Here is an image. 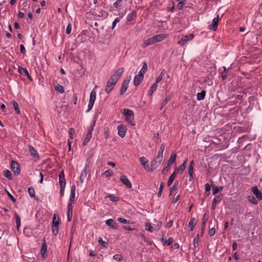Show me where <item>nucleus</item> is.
<instances>
[{"mask_svg":"<svg viewBox=\"0 0 262 262\" xmlns=\"http://www.w3.org/2000/svg\"><path fill=\"white\" fill-rule=\"evenodd\" d=\"M4 175L9 180H11V172L9 170L4 171Z\"/></svg>","mask_w":262,"mask_h":262,"instance_id":"obj_44","label":"nucleus"},{"mask_svg":"<svg viewBox=\"0 0 262 262\" xmlns=\"http://www.w3.org/2000/svg\"><path fill=\"white\" fill-rule=\"evenodd\" d=\"M59 184L60 187H66V183L65 178H63V179H59Z\"/></svg>","mask_w":262,"mask_h":262,"instance_id":"obj_54","label":"nucleus"},{"mask_svg":"<svg viewBox=\"0 0 262 262\" xmlns=\"http://www.w3.org/2000/svg\"><path fill=\"white\" fill-rule=\"evenodd\" d=\"M173 242V238L171 237H169L168 240H167L166 246H170Z\"/></svg>","mask_w":262,"mask_h":262,"instance_id":"obj_64","label":"nucleus"},{"mask_svg":"<svg viewBox=\"0 0 262 262\" xmlns=\"http://www.w3.org/2000/svg\"><path fill=\"white\" fill-rule=\"evenodd\" d=\"M74 202H69L68 205V211H67V217L68 221H71L72 217L73 214V203Z\"/></svg>","mask_w":262,"mask_h":262,"instance_id":"obj_8","label":"nucleus"},{"mask_svg":"<svg viewBox=\"0 0 262 262\" xmlns=\"http://www.w3.org/2000/svg\"><path fill=\"white\" fill-rule=\"evenodd\" d=\"M223 189V187L222 186H212V193L213 194H215L219 192L222 191Z\"/></svg>","mask_w":262,"mask_h":262,"instance_id":"obj_33","label":"nucleus"},{"mask_svg":"<svg viewBox=\"0 0 262 262\" xmlns=\"http://www.w3.org/2000/svg\"><path fill=\"white\" fill-rule=\"evenodd\" d=\"M75 185L74 184L72 185L71 187V194L69 202H74V199L75 196Z\"/></svg>","mask_w":262,"mask_h":262,"instance_id":"obj_17","label":"nucleus"},{"mask_svg":"<svg viewBox=\"0 0 262 262\" xmlns=\"http://www.w3.org/2000/svg\"><path fill=\"white\" fill-rule=\"evenodd\" d=\"M28 149H29V150L30 152L31 153V155L32 157H33L34 158L38 157V155L37 154V151L32 146L29 145Z\"/></svg>","mask_w":262,"mask_h":262,"instance_id":"obj_24","label":"nucleus"},{"mask_svg":"<svg viewBox=\"0 0 262 262\" xmlns=\"http://www.w3.org/2000/svg\"><path fill=\"white\" fill-rule=\"evenodd\" d=\"M145 230L149 231L150 232H153V227L149 223H145Z\"/></svg>","mask_w":262,"mask_h":262,"instance_id":"obj_45","label":"nucleus"},{"mask_svg":"<svg viewBox=\"0 0 262 262\" xmlns=\"http://www.w3.org/2000/svg\"><path fill=\"white\" fill-rule=\"evenodd\" d=\"M122 113L125 116L126 121L132 126H135L136 123L134 120V115L133 111L124 108L122 111Z\"/></svg>","mask_w":262,"mask_h":262,"instance_id":"obj_3","label":"nucleus"},{"mask_svg":"<svg viewBox=\"0 0 262 262\" xmlns=\"http://www.w3.org/2000/svg\"><path fill=\"white\" fill-rule=\"evenodd\" d=\"M113 258L114 260L119 262L123 260L122 256L119 254H115Z\"/></svg>","mask_w":262,"mask_h":262,"instance_id":"obj_46","label":"nucleus"},{"mask_svg":"<svg viewBox=\"0 0 262 262\" xmlns=\"http://www.w3.org/2000/svg\"><path fill=\"white\" fill-rule=\"evenodd\" d=\"M158 85L157 83H154L151 88L150 91L148 92V95H151L157 90Z\"/></svg>","mask_w":262,"mask_h":262,"instance_id":"obj_37","label":"nucleus"},{"mask_svg":"<svg viewBox=\"0 0 262 262\" xmlns=\"http://www.w3.org/2000/svg\"><path fill=\"white\" fill-rule=\"evenodd\" d=\"M215 229L214 227H212L209 229V232H208V234L210 236L214 235L215 234Z\"/></svg>","mask_w":262,"mask_h":262,"instance_id":"obj_55","label":"nucleus"},{"mask_svg":"<svg viewBox=\"0 0 262 262\" xmlns=\"http://www.w3.org/2000/svg\"><path fill=\"white\" fill-rule=\"evenodd\" d=\"M199 235L197 234L193 239V245L194 247H197L199 244Z\"/></svg>","mask_w":262,"mask_h":262,"instance_id":"obj_53","label":"nucleus"},{"mask_svg":"<svg viewBox=\"0 0 262 262\" xmlns=\"http://www.w3.org/2000/svg\"><path fill=\"white\" fill-rule=\"evenodd\" d=\"M120 180L127 187L129 188L132 187V184L126 176L121 175L120 177Z\"/></svg>","mask_w":262,"mask_h":262,"instance_id":"obj_13","label":"nucleus"},{"mask_svg":"<svg viewBox=\"0 0 262 262\" xmlns=\"http://www.w3.org/2000/svg\"><path fill=\"white\" fill-rule=\"evenodd\" d=\"M136 17V13L135 11H132L130 13H129L126 19L128 21H131L134 20Z\"/></svg>","mask_w":262,"mask_h":262,"instance_id":"obj_26","label":"nucleus"},{"mask_svg":"<svg viewBox=\"0 0 262 262\" xmlns=\"http://www.w3.org/2000/svg\"><path fill=\"white\" fill-rule=\"evenodd\" d=\"M140 162L144 168L149 172V167L148 164V160L145 157H142L140 158Z\"/></svg>","mask_w":262,"mask_h":262,"instance_id":"obj_14","label":"nucleus"},{"mask_svg":"<svg viewBox=\"0 0 262 262\" xmlns=\"http://www.w3.org/2000/svg\"><path fill=\"white\" fill-rule=\"evenodd\" d=\"M28 193L31 198H35V191L33 187H30L28 189Z\"/></svg>","mask_w":262,"mask_h":262,"instance_id":"obj_36","label":"nucleus"},{"mask_svg":"<svg viewBox=\"0 0 262 262\" xmlns=\"http://www.w3.org/2000/svg\"><path fill=\"white\" fill-rule=\"evenodd\" d=\"M117 220L119 222L123 223V224H133V222H132L130 220H127L122 217H118Z\"/></svg>","mask_w":262,"mask_h":262,"instance_id":"obj_39","label":"nucleus"},{"mask_svg":"<svg viewBox=\"0 0 262 262\" xmlns=\"http://www.w3.org/2000/svg\"><path fill=\"white\" fill-rule=\"evenodd\" d=\"M120 18L119 17L115 19V20L113 21V24H112V29H114L117 23H119L120 21Z\"/></svg>","mask_w":262,"mask_h":262,"instance_id":"obj_56","label":"nucleus"},{"mask_svg":"<svg viewBox=\"0 0 262 262\" xmlns=\"http://www.w3.org/2000/svg\"><path fill=\"white\" fill-rule=\"evenodd\" d=\"M107 197L109 198L110 200L113 202H117L119 200L118 198L114 194H110V195H106L105 196V198H106Z\"/></svg>","mask_w":262,"mask_h":262,"instance_id":"obj_42","label":"nucleus"},{"mask_svg":"<svg viewBox=\"0 0 262 262\" xmlns=\"http://www.w3.org/2000/svg\"><path fill=\"white\" fill-rule=\"evenodd\" d=\"M123 68H119L114 73V74L110 77L108 80V81L107 82L106 86L105 89V92L106 93L108 94L113 90L117 81L123 74Z\"/></svg>","mask_w":262,"mask_h":262,"instance_id":"obj_1","label":"nucleus"},{"mask_svg":"<svg viewBox=\"0 0 262 262\" xmlns=\"http://www.w3.org/2000/svg\"><path fill=\"white\" fill-rule=\"evenodd\" d=\"M6 191L8 194V195L9 196V197L10 198L11 200L13 202H16V199L8 191H7V190H6Z\"/></svg>","mask_w":262,"mask_h":262,"instance_id":"obj_59","label":"nucleus"},{"mask_svg":"<svg viewBox=\"0 0 262 262\" xmlns=\"http://www.w3.org/2000/svg\"><path fill=\"white\" fill-rule=\"evenodd\" d=\"M11 168L15 174L18 175L20 173V170L19 169V165L16 162L14 161H11Z\"/></svg>","mask_w":262,"mask_h":262,"instance_id":"obj_6","label":"nucleus"},{"mask_svg":"<svg viewBox=\"0 0 262 262\" xmlns=\"http://www.w3.org/2000/svg\"><path fill=\"white\" fill-rule=\"evenodd\" d=\"M147 71V64L146 62H144L143 64V66H142L141 69L140 70V71H139L138 74L144 76V74Z\"/></svg>","mask_w":262,"mask_h":262,"instance_id":"obj_28","label":"nucleus"},{"mask_svg":"<svg viewBox=\"0 0 262 262\" xmlns=\"http://www.w3.org/2000/svg\"><path fill=\"white\" fill-rule=\"evenodd\" d=\"M113 173V171H112L111 170H107L104 172L103 174L106 177H109V176H111V175H112Z\"/></svg>","mask_w":262,"mask_h":262,"instance_id":"obj_57","label":"nucleus"},{"mask_svg":"<svg viewBox=\"0 0 262 262\" xmlns=\"http://www.w3.org/2000/svg\"><path fill=\"white\" fill-rule=\"evenodd\" d=\"M92 137V135H91V134H86L82 143L83 146H85L88 144V142L91 140Z\"/></svg>","mask_w":262,"mask_h":262,"instance_id":"obj_32","label":"nucleus"},{"mask_svg":"<svg viewBox=\"0 0 262 262\" xmlns=\"http://www.w3.org/2000/svg\"><path fill=\"white\" fill-rule=\"evenodd\" d=\"M95 125V121H93L91 122V125L90 127L88 128V134H91L92 135L93 131L94 130V127Z\"/></svg>","mask_w":262,"mask_h":262,"instance_id":"obj_40","label":"nucleus"},{"mask_svg":"<svg viewBox=\"0 0 262 262\" xmlns=\"http://www.w3.org/2000/svg\"><path fill=\"white\" fill-rule=\"evenodd\" d=\"M18 72L20 74L26 75L31 80H32L31 77L26 68H24L21 66H18Z\"/></svg>","mask_w":262,"mask_h":262,"instance_id":"obj_19","label":"nucleus"},{"mask_svg":"<svg viewBox=\"0 0 262 262\" xmlns=\"http://www.w3.org/2000/svg\"><path fill=\"white\" fill-rule=\"evenodd\" d=\"M52 232L54 235H57L58 233L59 228L58 226H54L52 225Z\"/></svg>","mask_w":262,"mask_h":262,"instance_id":"obj_49","label":"nucleus"},{"mask_svg":"<svg viewBox=\"0 0 262 262\" xmlns=\"http://www.w3.org/2000/svg\"><path fill=\"white\" fill-rule=\"evenodd\" d=\"M218 21L219 15L213 19L212 23L208 27V29L213 31H215L217 28Z\"/></svg>","mask_w":262,"mask_h":262,"instance_id":"obj_10","label":"nucleus"},{"mask_svg":"<svg viewBox=\"0 0 262 262\" xmlns=\"http://www.w3.org/2000/svg\"><path fill=\"white\" fill-rule=\"evenodd\" d=\"M12 103H13V105L14 108L16 113L18 114H19L20 112L19 109V106H18V104L17 102H16L15 101H13Z\"/></svg>","mask_w":262,"mask_h":262,"instance_id":"obj_41","label":"nucleus"},{"mask_svg":"<svg viewBox=\"0 0 262 262\" xmlns=\"http://www.w3.org/2000/svg\"><path fill=\"white\" fill-rule=\"evenodd\" d=\"M249 201L252 204H257V201L255 198L252 195H250L248 197Z\"/></svg>","mask_w":262,"mask_h":262,"instance_id":"obj_43","label":"nucleus"},{"mask_svg":"<svg viewBox=\"0 0 262 262\" xmlns=\"http://www.w3.org/2000/svg\"><path fill=\"white\" fill-rule=\"evenodd\" d=\"M172 96V94H169L166 96L165 98L163 100L161 104V107L160 110H161L168 103V102L171 99V97Z\"/></svg>","mask_w":262,"mask_h":262,"instance_id":"obj_23","label":"nucleus"},{"mask_svg":"<svg viewBox=\"0 0 262 262\" xmlns=\"http://www.w3.org/2000/svg\"><path fill=\"white\" fill-rule=\"evenodd\" d=\"M143 76H141L138 74L137 75L135 76L134 78V84L135 86H138V85H139L141 81L143 80Z\"/></svg>","mask_w":262,"mask_h":262,"instance_id":"obj_18","label":"nucleus"},{"mask_svg":"<svg viewBox=\"0 0 262 262\" xmlns=\"http://www.w3.org/2000/svg\"><path fill=\"white\" fill-rule=\"evenodd\" d=\"M20 52L21 54H25L26 53V49L23 45H20Z\"/></svg>","mask_w":262,"mask_h":262,"instance_id":"obj_63","label":"nucleus"},{"mask_svg":"<svg viewBox=\"0 0 262 262\" xmlns=\"http://www.w3.org/2000/svg\"><path fill=\"white\" fill-rule=\"evenodd\" d=\"M164 185H165V184L164 182H161L160 183V185L159 187V190L157 193V195L159 197L162 194V192L163 189L164 188Z\"/></svg>","mask_w":262,"mask_h":262,"instance_id":"obj_48","label":"nucleus"},{"mask_svg":"<svg viewBox=\"0 0 262 262\" xmlns=\"http://www.w3.org/2000/svg\"><path fill=\"white\" fill-rule=\"evenodd\" d=\"M176 175L177 174L176 173V172H174L171 174L167 182L168 186H169L171 185L172 182L173 181L176 177Z\"/></svg>","mask_w":262,"mask_h":262,"instance_id":"obj_34","label":"nucleus"},{"mask_svg":"<svg viewBox=\"0 0 262 262\" xmlns=\"http://www.w3.org/2000/svg\"><path fill=\"white\" fill-rule=\"evenodd\" d=\"M96 97V92L95 90H93L91 93L90 95V100L88 104V109L87 110V112H89L93 108L94 104L95 103Z\"/></svg>","mask_w":262,"mask_h":262,"instance_id":"obj_4","label":"nucleus"},{"mask_svg":"<svg viewBox=\"0 0 262 262\" xmlns=\"http://www.w3.org/2000/svg\"><path fill=\"white\" fill-rule=\"evenodd\" d=\"M169 168H170V167H168V165H167L166 167H164L162 170V174H165L169 170Z\"/></svg>","mask_w":262,"mask_h":262,"instance_id":"obj_62","label":"nucleus"},{"mask_svg":"<svg viewBox=\"0 0 262 262\" xmlns=\"http://www.w3.org/2000/svg\"><path fill=\"white\" fill-rule=\"evenodd\" d=\"M154 43H153V41H152V38L151 37L147 39L145 42L144 43H143L142 45H141V47L142 48H146L147 46H149V45H153Z\"/></svg>","mask_w":262,"mask_h":262,"instance_id":"obj_31","label":"nucleus"},{"mask_svg":"<svg viewBox=\"0 0 262 262\" xmlns=\"http://www.w3.org/2000/svg\"><path fill=\"white\" fill-rule=\"evenodd\" d=\"M164 149L165 147L164 144H161L157 156L151 161L149 172L153 171L160 166L163 159V154Z\"/></svg>","mask_w":262,"mask_h":262,"instance_id":"obj_2","label":"nucleus"},{"mask_svg":"<svg viewBox=\"0 0 262 262\" xmlns=\"http://www.w3.org/2000/svg\"><path fill=\"white\" fill-rule=\"evenodd\" d=\"M168 11H173L174 10V3L171 2L169 4V6L167 8Z\"/></svg>","mask_w":262,"mask_h":262,"instance_id":"obj_58","label":"nucleus"},{"mask_svg":"<svg viewBox=\"0 0 262 262\" xmlns=\"http://www.w3.org/2000/svg\"><path fill=\"white\" fill-rule=\"evenodd\" d=\"M129 82V80H128V79H125L123 81L122 85L120 89V93L121 95H123L126 91L127 88H128Z\"/></svg>","mask_w":262,"mask_h":262,"instance_id":"obj_15","label":"nucleus"},{"mask_svg":"<svg viewBox=\"0 0 262 262\" xmlns=\"http://www.w3.org/2000/svg\"><path fill=\"white\" fill-rule=\"evenodd\" d=\"M98 242L100 244V245L102 246L103 247H106V246L107 245V243H106L105 242L103 241L101 237H99L98 238Z\"/></svg>","mask_w":262,"mask_h":262,"instance_id":"obj_50","label":"nucleus"},{"mask_svg":"<svg viewBox=\"0 0 262 262\" xmlns=\"http://www.w3.org/2000/svg\"><path fill=\"white\" fill-rule=\"evenodd\" d=\"M252 191L256 198L259 201L262 200V193L258 189L257 186H254L252 188Z\"/></svg>","mask_w":262,"mask_h":262,"instance_id":"obj_11","label":"nucleus"},{"mask_svg":"<svg viewBox=\"0 0 262 262\" xmlns=\"http://www.w3.org/2000/svg\"><path fill=\"white\" fill-rule=\"evenodd\" d=\"M187 160H186L181 165L179 168H176L174 171V172H176V174H177L179 172H180L181 173L183 172V171L186 168V163L187 162Z\"/></svg>","mask_w":262,"mask_h":262,"instance_id":"obj_25","label":"nucleus"},{"mask_svg":"<svg viewBox=\"0 0 262 262\" xmlns=\"http://www.w3.org/2000/svg\"><path fill=\"white\" fill-rule=\"evenodd\" d=\"M196 221L194 218L191 219L189 223V227L190 228V230L192 231L196 225Z\"/></svg>","mask_w":262,"mask_h":262,"instance_id":"obj_30","label":"nucleus"},{"mask_svg":"<svg viewBox=\"0 0 262 262\" xmlns=\"http://www.w3.org/2000/svg\"><path fill=\"white\" fill-rule=\"evenodd\" d=\"M71 30H72V26L71 24H69L67 27V28H66V33L67 34H70L71 32Z\"/></svg>","mask_w":262,"mask_h":262,"instance_id":"obj_60","label":"nucleus"},{"mask_svg":"<svg viewBox=\"0 0 262 262\" xmlns=\"http://www.w3.org/2000/svg\"><path fill=\"white\" fill-rule=\"evenodd\" d=\"M178 184H179V183H178V181H176L174 183L173 185L170 188V192H169V195H171L173 194V191L177 189L178 186Z\"/></svg>","mask_w":262,"mask_h":262,"instance_id":"obj_35","label":"nucleus"},{"mask_svg":"<svg viewBox=\"0 0 262 262\" xmlns=\"http://www.w3.org/2000/svg\"><path fill=\"white\" fill-rule=\"evenodd\" d=\"M206 95V91H202L200 93H198L196 95L197 100L199 101L203 100L204 99Z\"/></svg>","mask_w":262,"mask_h":262,"instance_id":"obj_27","label":"nucleus"},{"mask_svg":"<svg viewBox=\"0 0 262 262\" xmlns=\"http://www.w3.org/2000/svg\"><path fill=\"white\" fill-rule=\"evenodd\" d=\"M205 192L207 193V195H208L210 193V189L211 187L210 185L208 183H206L205 185Z\"/></svg>","mask_w":262,"mask_h":262,"instance_id":"obj_51","label":"nucleus"},{"mask_svg":"<svg viewBox=\"0 0 262 262\" xmlns=\"http://www.w3.org/2000/svg\"><path fill=\"white\" fill-rule=\"evenodd\" d=\"M177 155L174 152H172L167 161L168 167H170L171 165L175 162L176 160Z\"/></svg>","mask_w":262,"mask_h":262,"instance_id":"obj_21","label":"nucleus"},{"mask_svg":"<svg viewBox=\"0 0 262 262\" xmlns=\"http://www.w3.org/2000/svg\"><path fill=\"white\" fill-rule=\"evenodd\" d=\"M166 38V36L164 34L156 35L151 37L154 44L160 42Z\"/></svg>","mask_w":262,"mask_h":262,"instance_id":"obj_7","label":"nucleus"},{"mask_svg":"<svg viewBox=\"0 0 262 262\" xmlns=\"http://www.w3.org/2000/svg\"><path fill=\"white\" fill-rule=\"evenodd\" d=\"M75 134L74 129L71 128L69 130V136L71 139H73V135Z\"/></svg>","mask_w":262,"mask_h":262,"instance_id":"obj_61","label":"nucleus"},{"mask_svg":"<svg viewBox=\"0 0 262 262\" xmlns=\"http://www.w3.org/2000/svg\"><path fill=\"white\" fill-rule=\"evenodd\" d=\"M14 216L16 220V227L17 228H18L20 225V218L17 213H15Z\"/></svg>","mask_w":262,"mask_h":262,"instance_id":"obj_38","label":"nucleus"},{"mask_svg":"<svg viewBox=\"0 0 262 262\" xmlns=\"http://www.w3.org/2000/svg\"><path fill=\"white\" fill-rule=\"evenodd\" d=\"M110 135V130L108 128L105 127L104 129V137L105 139H107Z\"/></svg>","mask_w":262,"mask_h":262,"instance_id":"obj_52","label":"nucleus"},{"mask_svg":"<svg viewBox=\"0 0 262 262\" xmlns=\"http://www.w3.org/2000/svg\"><path fill=\"white\" fill-rule=\"evenodd\" d=\"M53 85H54L55 90L56 91L58 92L59 93H60L61 94L64 93V89L62 85H60L57 82H53Z\"/></svg>","mask_w":262,"mask_h":262,"instance_id":"obj_20","label":"nucleus"},{"mask_svg":"<svg viewBox=\"0 0 262 262\" xmlns=\"http://www.w3.org/2000/svg\"><path fill=\"white\" fill-rule=\"evenodd\" d=\"M223 195L221 194L215 196L212 203V209L214 210L217 202H220L222 199Z\"/></svg>","mask_w":262,"mask_h":262,"instance_id":"obj_16","label":"nucleus"},{"mask_svg":"<svg viewBox=\"0 0 262 262\" xmlns=\"http://www.w3.org/2000/svg\"><path fill=\"white\" fill-rule=\"evenodd\" d=\"M193 37L194 35L193 34H189V35L183 36L178 42V43L181 46H184L188 41L192 40Z\"/></svg>","mask_w":262,"mask_h":262,"instance_id":"obj_5","label":"nucleus"},{"mask_svg":"<svg viewBox=\"0 0 262 262\" xmlns=\"http://www.w3.org/2000/svg\"><path fill=\"white\" fill-rule=\"evenodd\" d=\"M105 224L112 229H116L117 228L116 223L113 219H108L105 221Z\"/></svg>","mask_w":262,"mask_h":262,"instance_id":"obj_22","label":"nucleus"},{"mask_svg":"<svg viewBox=\"0 0 262 262\" xmlns=\"http://www.w3.org/2000/svg\"><path fill=\"white\" fill-rule=\"evenodd\" d=\"M118 133V135L121 137L123 138L125 137L126 133V128L124 125H119L117 127Z\"/></svg>","mask_w":262,"mask_h":262,"instance_id":"obj_9","label":"nucleus"},{"mask_svg":"<svg viewBox=\"0 0 262 262\" xmlns=\"http://www.w3.org/2000/svg\"><path fill=\"white\" fill-rule=\"evenodd\" d=\"M223 71L221 73V77L223 80H225L226 78V73L227 71V69L225 67H223Z\"/></svg>","mask_w":262,"mask_h":262,"instance_id":"obj_47","label":"nucleus"},{"mask_svg":"<svg viewBox=\"0 0 262 262\" xmlns=\"http://www.w3.org/2000/svg\"><path fill=\"white\" fill-rule=\"evenodd\" d=\"M47 244H46L45 238H43L40 252H41V254L42 255V257L44 259H46L47 257Z\"/></svg>","mask_w":262,"mask_h":262,"instance_id":"obj_12","label":"nucleus"},{"mask_svg":"<svg viewBox=\"0 0 262 262\" xmlns=\"http://www.w3.org/2000/svg\"><path fill=\"white\" fill-rule=\"evenodd\" d=\"M59 220L58 218V216L57 214H54L53 221H52V225L54 226H58L59 223Z\"/></svg>","mask_w":262,"mask_h":262,"instance_id":"obj_29","label":"nucleus"}]
</instances>
